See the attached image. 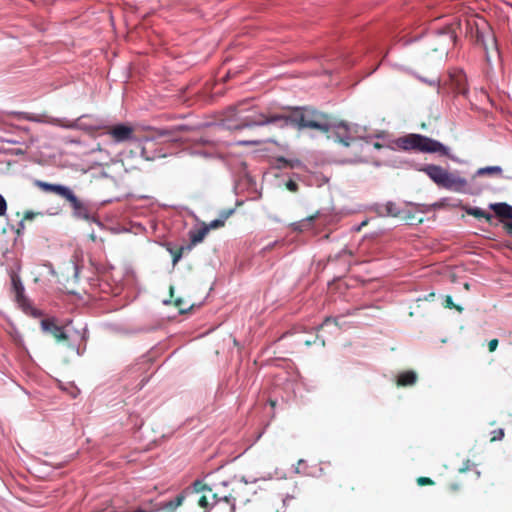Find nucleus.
<instances>
[{"instance_id":"423d86ee","label":"nucleus","mask_w":512,"mask_h":512,"mask_svg":"<svg viewBox=\"0 0 512 512\" xmlns=\"http://www.w3.org/2000/svg\"><path fill=\"white\" fill-rule=\"evenodd\" d=\"M9 276L11 279L12 292L15 295V300L21 307L24 308L26 305H28V299L25 296V287L22 283L19 273L18 271L11 269L9 271Z\"/></svg>"},{"instance_id":"72a5a7b5","label":"nucleus","mask_w":512,"mask_h":512,"mask_svg":"<svg viewBox=\"0 0 512 512\" xmlns=\"http://www.w3.org/2000/svg\"><path fill=\"white\" fill-rule=\"evenodd\" d=\"M35 217V213L32 211H27L24 215V220H32Z\"/></svg>"},{"instance_id":"4be33fe9","label":"nucleus","mask_w":512,"mask_h":512,"mask_svg":"<svg viewBox=\"0 0 512 512\" xmlns=\"http://www.w3.org/2000/svg\"><path fill=\"white\" fill-rule=\"evenodd\" d=\"M166 248H167V251L173 257L172 264L176 265L180 261V259L182 258V255H183L184 251L185 250H187V251L191 250V245L182 246V247H180V249L176 250V249H174V247L172 246L171 243H167L166 244Z\"/></svg>"},{"instance_id":"473e14b6","label":"nucleus","mask_w":512,"mask_h":512,"mask_svg":"<svg viewBox=\"0 0 512 512\" xmlns=\"http://www.w3.org/2000/svg\"><path fill=\"white\" fill-rule=\"evenodd\" d=\"M504 227L506 229V232L512 236V221L504 223Z\"/></svg>"},{"instance_id":"dca6fc26","label":"nucleus","mask_w":512,"mask_h":512,"mask_svg":"<svg viewBox=\"0 0 512 512\" xmlns=\"http://www.w3.org/2000/svg\"><path fill=\"white\" fill-rule=\"evenodd\" d=\"M482 44L485 51L486 61L490 64L493 56H499L496 39L493 35H490L487 40L482 41Z\"/></svg>"},{"instance_id":"a211bd4d","label":"nucleus","mask_w":512,"mask_h":512,"mask_svg":"<svg viewBox=\"0 0 512 512\" xmlns=\"http://www.w3.org/2000/svg\"><path fill=\"white\" fill-rule=\"evenodd\" d=\"M208 232H209V227H205V226H203L199 229H196V230L189 231V238H190L189 245H191V248L194 245L202 242Z\"/></svg>"},{"instance_id":"9d476101","label":"nucleus","mask_w":512,"mask_h":512,"mask_svg":"<svg viewBox=\"0 0 512 512\" xmlns=\"http://www.w3.org/2000/svg\"><path fill=\"white\" fill-rule=\"evenodd\" d=\"M419 171L424 172L434 183L441 187V184L444 180V176L446 174V170L441 166L428 164L419 168Z\"/></svg>"},{"instance_id":"5701e85b","label":"nucleus","mask_w":512,"mask_h":512,"mask_svg":"<svg viewBox=\"0 0 512 512\" xmlns=\"http://www.w3.org/2000/svg\"><path fill=\"white\" fill-rule=\"evenodd\" d=\"M234 212L233 209H230L228 211H223L221 214V218L212 220L208 225H205V227H209L210 229H216L224 225L225 221L232 215Z\"/></svg>"},{"instance_id":"393cba45","label":"nucleus","mask_w":512,"mask_h":512,"mask_svg":"<svg viewBox=\"0 0 512 512\" xmlns=\"http://www.w3.org/2000/svg\"><path fill=\"white\" fill-rule=\"evenodd\" d=\"M315 219V216H310L300 222L294 224V229L302 231L307 225H310Z\"/></svg>"},{"instance_id":"ea45409f","label":"nucleus","mask_w":512,"mask_h":512,"mask_svg":"<svg viewBox=\"0 0 512 512\" xmlns=\"http://www.w3.org/2000/svg\"><path fill=\"white\" fill-rule=\"evenodd\" d=\"M228 484H229V482H228V481H222V482L220 483V485H222V486H224V487L228 486Z\"/></svg>"},{"instance_id":"c756f323","label":"nucleus","mask_w":512,"mask_h":512,"mask_svg":"<svg viewBox=\"0 0 512 512\" xmlns=\"http://www.w3.org/2000/svg\"><path fill=\"white\" fill-rule=\"evenodd\" d=\"M503 436H504V430L500 428L493 432L492 440H501L503 438Z\"/></svg>"},{"instance_id":"f3484780","label":"nucleus","mask_w":512,"mask_h":512,"mask_svg":"<svg viewBox=\"0 0 512 512\" xmlns=\"http://www.w3.org/2000/svg\"><path fill=\"white\" fill-rule=\"evenodd\" d=\"M489 207H490V209H492L495 212V214L497 216L512 220V206L511 205L504 203V202H500V203L490 204Z\"/></svg>"},{"instance_id":"58836bf2","label":"nucleus","mask_w":512,"mask_h":512,"mask_svg":"<svg viewBox=\"0 0 512 512\" xmlns=\"http://www.w3.org/2000/svg\"><path fill=\"white\" fill-rule=\"evenodd\" d=\"M14 154H16V155H22V154H24V150H22V149H16V150L14 151Z\"/></svg>"},{"instance_id":"ddd939ff","label":"nucleus","mask_w":512,"mask_h":512,"mask_svg":"<svg viewBox=\"0 0 512 512\" xmlns=\"http://www.w3.org/2000/svg\"><path fill=\"white\" fill-rule=\"evenodd\" d=\"M186 492L176 495L173 499L164 500L157 504V510L162 512H175L176 509L182 505L185 499Z\"/></svg>"},{"instance_id":"f704fd0d","label":"nucleus","mask_w":512,"mask_h":512,"mask_svg":"<svg viewBox=\"0 0 512 512\" xmlns=\"http://www.w3.org/2000/svg\"><path fill=\"white\" fill-rule=\"evenodd\" d=\"M25 228L24 220H20L18 223L17 234H20Z\"/></svg>"},{"instance_id":"f8f14e48","label":"nucleus","mask_w":512,"mask_h":512,"mask_svg":"<svg viewBox=\"0 0 512 512\" xmlns=\"http://www.w3.org/2000/svg\"><path fill=\"white\" fill-rule=\"evenodd\" d=\"M67 201L70 202L75 217L85 220L90 219V212L88 207L83 202H81L74 193L68 198Z\"/></svg>"},{"instance_id":"4c0bfd02","label":"nucleus","mask_w":512,"mask_h":512,"mask_svg":"<svg viewBox=\"0 0 512 512\" xmlns=\"http://www.w3.org/2000/svg\"><path fill=\"white\" fill-rule=\"evenodd\" d=\"M27 119L30 120V121H34V122H41V120L38 117H31V116H29V117H27Z\"/></svg>"},{"instance_id":"c9c22d12","label":"nucleus","mask_w":512,"mask_h":512,"mask_svg":"<svg viewBox=\"0 0 512 512\" xmlns=\"http://www.w3.org/2000/svg\"><path fill=\"white\" fill-rule=\"evenodd\" d=\"M446 303H447L448 307H450V308H451V307H454V303H453V301H452L451 296H447V298H446Z\"/></svg>"},{"instance_id":"f257e3e1","label":"nucleus","mask_w":512,"mask_h":512,"mask_svg":"<svg viewBox=\"0 0 512 512\" xmlns=\"http://www.w3.org/2000/svg\"><path fill=\"white\" fill-rule=\"evenodd\" d=\"M292 111L294 128L299 131L312 129L328 133L334 130L336 140L346 147L359 137L357 125L350 126L346 122L337 121L331 115L311 106H295Z\"/></svg>"},{"instance_id":"2eb2a0df","label":"nucleus","mask_w":512,"mask_h":512,"mask_svg":"<svg viewBox=\"0 0 512 512\" xmlns=\"http://www.w3.org/2000/svg\"><path fill=\"white\" fill-rule=\"evenodd\" d=\"M219 500H224L228 503H231V508H232V511H234L235 509V497L231 496V495H224L222 498H217V494H213L212 495V501H209L208 497L206 495H203L200 497L198 503L201 507L203 508H207L209 506H212L214 505L215 503H217Z\"/></svg>"},{"instance_id":"a19ab883","label":"nucleus","mask_w":512,"mask_h":512,"mask_svg":"<svg viewBox=\"0 0 512 512\" xmlns=\"http://www.w3.org/2000/svg\"><path fill=\"white\" fill-rule=\"evenodd\" d=\"M8 143H15V141L7 140Z\"/></svg>"},{"instance_id":"412c9836","label":"nucleus","mask_w":512,"mask_h":512,"mask_svg":"<svg viewBox=\"0 0 512 512\" xmlns=\"http://www.w3.org/2000/svg\"><path fill=\"white\" fill-rule=\"evenodd\" d=\"M464 211L471 216H474L478 219H486L487 221H491L493 215L482 208L479 207H464Z\"/></svg>"},{"instance_id":"9b49d317","label":"nucleus","mask_w":512,"mask_h":512,"mask_svg":"<svg viewBox=\"0 0 512 512\" xmlns=\"http://www.w3.org/2000/svg\"><path fill=\"white\" fill-rule=\"evenodd\" d=\"M36 185L47 192H53L66 200L73 194V191L62 184H51L43 181H37Z\"/></svg>"},{"instance_id":"b1692460","label":"nucleus","mask_w":512,"mask_h":512,"mask_svg":"<svg viewBox=\"0 0 512 512\" xmlns=\"http://www.w3.org/2000/svg\"><path fill=\"white\" fill-rule=\"evenodd\" d=\"M476 174L478 176H482V175H486V174H497V175H501L502 174V168L500 166H487V167H482L480 169L477 170Z\"/></svg>"},{"instance_id":"0eeeda50","label":"nucleus","mask_w":512,"mask_h":512,"mask_svg":"<svg viewBox=\"0 0 512 512\" xmlns=\"http://www.w3.org/2000/svg\"><path fill=\"white\" fill-rule=\"evenodd\" d=\"M467 185L468 183L465 178H462L447 171L444 176V180L441 184V187L450 191L465 193L467 191Z\"/></svg>"},{"instance_id":"e433bc0d","label":"nucleus","mask_w":512,"mask_h":512,"mask_svg":"<svg viewBox=\"0 0 512 512\" xmlns=\"http://www.w3.org/2000/svg\"><path fill=\"white\" fill-rule=\"evenodd\" d=\"M256 481H257V479L248 480L245 477L241 478V482H244L245 484H247V483H255Z\"/></svg>"},{"instance_id":"6e6552de","label":"nucleus","mask_w":512,"mask_h":512,"mask_svg":"<svg viewBox=\"0 0 512 512\" xmlns=\"http://www.w3.org/2000/svg\"><path fill=\"white\" fill-rule=\"evenodd\" d=\"M107 134L111 136L113 141L115 143H122L129 140H132L135 142L134 136H133V128L126 125V124H117L113 126Z\"/></svg>"},{"instance_id":"7c9ffc66","label":"nucleus","mask_w":512,"mask_h":512,"mask_svg":"<svg viewBox=\"0 0 512 512\" xmlns=\"http://www.w3.org/2000/svg\"><path fill=\"white\" fill-rule=\"evenodd\" d=\"M417 483L419 485H426V484H432L433 481L430 478H427V477H419L417 479Z\"/></svg>"},{"instance_id":"c85d7f7f","label":"nucleus","mask_w":512,"mask_h":512,"mask_svg":"<svg viewBox=\"0 0 512 512\" xmlns=\"http://www.w3.org/2000/svg\"><path fill=\"white\" fill-rule=\"evenodd\" d=\"M286 187L291 192H296L298 190V184L295 181H293V180H289L286 183Z\"/></svg>"},{"instance_id":"39448f33","label":"nucleus","mask_w":512,"mask_h":512,"mask_svg":"<svg viewBox=\"0 0 512 512\" xmlns=\"http://www.w3.org/2000/svg\"><path fill=\"white\" fill-rule=\"evenodd\" d=\"M49 123L65 128L94 132L104 128L103 121L94 115H82L75 120L52 118Z\"/></svg>"},{"instance_id":"6ab92c4d","label":"nucleus","mask_w":512,"mask_h":512,"mask_svg":"<svg viewBox=\"0 0 512 512\" xmlns=\"http://www.w3.org/2000/svg\"><path fill=\"white\" fill-rule=\"evenodd\" d=\"M400 212V208L393 202H387L386 204L381 205L378 209L380 216L396 217L400 214Z\"/></svg>"},{"instance_id":"20e7f679","label":"nucleus","mask_w":512,"mask_h":512,"mask_svg":"<svg viewBox=\"0 0 512 512\" xmlns=\"http://www.w3.org/2000/svg\"><path fill=\"white\" fill-rule=\"evenodd\" d=\"M166 130L158 131L156 135L145 136L135 139V148L140 151V155L147 161H152L166 156V153L161 148L159 139L166 136Z\"/></svg>"},{"instance_id":"bb28decb","label":"nucleus","mask_w":512,"mask_h":512,"mask_svg":"<svg viewBox=\"0 0 512 512\" xmlns=\"http://www.w3.org/2000/svg\"><path fill=\"white\" fill-rule=\"evenodd\" d=\"M339 317H326L324 321L317 327V329H320L330 323H334L335 326L339 327Z\"/></svg>"},{"instance_id":"cd10ccee","label":"nucleus","mask_w":512,"mask_h":512,"mask_svg":"<svg viewBox=\"0 0 512 512\" xmlns=\"http://www.w3.org/2000/svg\"><path fill=\"white\" fill-rule=\"evenodd\" d=\"M7 211V202L2 194H0V216H4Z\"/></svg>"},{"instance_id":"4468645a","label":"nucleus","mask_w":512,"mask_h":512,"mask_svg":"<svg viewBox=\"0 0 512 512\" xmlns=\"http://www.w3.org/2000/svg\"><path fill=\"white\" fill-rule=\"evenodd\" d=\"M41 327L45 332L51 333L56 339L64 340L67 338V335L64 329L54 323V321L50 319H44L41 321Z\"/></svg>"},{"instance_id":"aec40b11","label":"nucleus","mask_w":512,"mask_h":512,"mask_svg":"<svg viewBox=\"0 0 512 512\" xmlns=\"http://www.w3.org/2000/svg\"><path fill=\"white\" fill-rule=\"evenodd\" d=\"M416 380L417 374L414 371H406L399 374L397 384L400 386H410L415 384Z\"/></svg>"},{"instance_id":"a878e982","label":"nucleus","mask_w":512,"mask_h":512,"mask_svg":"<svg viewBox=\"0 0 512 512\" xmlns=\"http://www.w3.org/2000/svg\"><path fill=\"white\" fill-rule=\"evenodd\" d=\"M417 78H418L421 82H423V83H425V84H427V85H429V86H434V87H437L438 89H439V87H440V79H439V78H435V79H427V78L422 77V76H417Z\"/></svg>"},{"instance_id":"1a4fd4ad","label":"nucleus","mask_w":512,"mask_h":512,"mask_svg":"<svg viewBox=\"0 0 512 512\" xmlns=\"http://www.w3.org/2000/svg\"><path fill=\"white\" fill-rule=\"evenodd\" d=\"M450 80L455 92L467 97L469 90L467 87V77L463 70L455 69L451 71Z\"/></svg>"},{"instance_id":"2f4dec72","label":"nucleus","mask_w":512,"mask_h":512,"mask_svg":"<svg viewBox=\"0 0 512 512\" xmlns=\"http://www.w3.org/2000/svg\"><path fill=\"white\" fill-rule=\"evenodd\" d=\"M497 346H498V340H497V339H492V340L489 342V344H488L489 350H490L491 352L495 351V350H496V348H497Z\"/></svg>"},{"instance_id":"7ed1b4c3","label":"nucleus","mask_w":512,"mask_h":512,"mask_svg":"<svg viewBox=\"0 0 512 512\" xmlns=\"http://www.w3.org/2000/svg\"><path fill=\"white\" fill-rule=\"evenodd\" d=\"M396 145L403 150H418L424 153H438L449 156L450 149L438 140L421 134H409L396 140Z\"/></svg>"},{"instance_id":"f03ea898","label":"nucleus","mask_w":512,"mask_h":512,"mask_svg":"<svg viewBox=\"0 0 512 512\" xmlns=\"http://www.w3.org/2000/svg\"><path fill=\"white\" fill-rule=\"evenodd\" d=\"M266 125H273L279 129L294 128L292 107H287L281 112H272L269 114L254 113L253 115L245 116L241 119V122L233 128L244 129Z\"/></svg>"}]
</instances>
